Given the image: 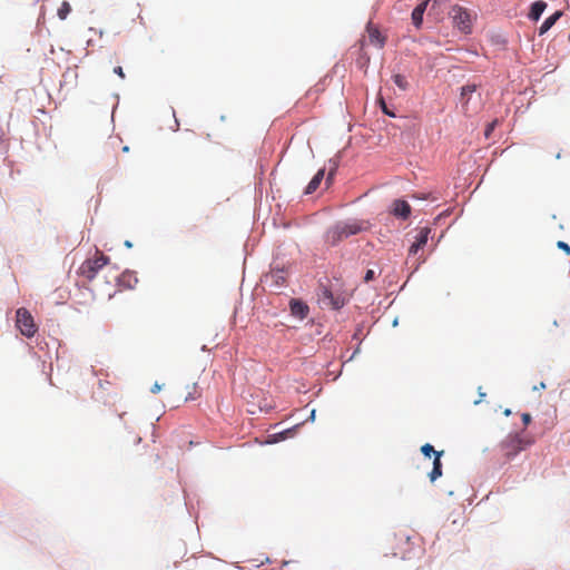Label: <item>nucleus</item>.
Returning <instances> with one entry per match:
<instances>
[{"mask_svg": "<svg viewBox=\"0 0 570 570\" xmlns=\"http://www.w3.org/2000/svg\"><path fill=\"white\" fill-rule=\"evenodd\" d=\"M108 263L109 257L97 250L95 257L86 259L80 265L78 273L89 283H94Z\"/></svg>", "mask_w": 570, "mask_h": 570, "instance_id": "obj_1", "label": "nucleus"}, {"mask_svg": "<svg viewBox=\"0 0 570 570\" xmlns=\"http://www.w3.org/2000/svg\"><path fill=\"white\" fill-rule=\"evenodd\" d=\"M450 17L454 26L464 33H470L473 26L474 14L468 9L455 4L451 8Z\"/></svg>", "mask_w": 570, "mask_h": 570, "instance_id": "obj_2", "label": "nucleus"}, {"mask_svg": "<svg viewBox=\"0 0 570 570\" xmlns=\"http://www.w3.org/2000/svg\"><path fill=\"white\" fill-rule=\"evenodd\" d=\"M16 317L17 327L20 330L21 334L27 337H32L37 332L32 315L26 308L21 307L18 308Z\"/></svg>", "mask_w": 570, "mask_h": 570, "instance_id": "obj_3", "label": "nucleus"}, {"mask_svg": "<svg viewBox=\"0 0 570 570\" xmlns=\"http://www.w3.org/2000/svg\"><path fill=\"white\" fill-rule=\"evenodd\" d=\"M500 446L504 456L511 459L522 451L525 444L518 434H510L502 441Z\"/></svg>", "mask_w": 570, "mask_h": 570, "instance_id": "obj_4", "label": "nucleus"}, {"mask_svg": "<svg viewBox=\"0 0 570 570\" xmlns=\"http://www.w3.org/2000/svg\"><path fill=\"white\" fill-rule=\"evenodd\" d=\"M317 295L320 303L325 307L338 309L344 305V299L341 296H335L326 286H321Z\"/></svg>", "mask_w": 570, "mask_h": 570, "instance_id": "obj_5", "label": "nucleus"}, {"mask_svg": "<svg viewBox=\"0 0 570 570\" xmlns=\"http://www.w3.org/2000/svg\"><path fill=\"white\" fill-rule=\"evenodd\" d=\"M476 91L475 85H465L461 89L460 101L466 114L476 112V106H471L472 95Z\"/></svg>", "mask_w": 570, "mask_h": 570, "instance_id": "obj_6", "label": "nucleus"}, {"mask_svg": "<svg viewBox=\"0 0 570 570\" xmlns=\"http://www.w3.org/2000/svg\"><path fill=\"white\" fill-rule=\"evenodd\" d=\"M430 234H431L430 227H426V226L421 227L415 237V242L411 245V247L409 249V253L411 255H415L419 252V249L423 248L429 240Z\"/></svg>", "mask_w": 570, "mask_h": 570, "instance_id": "obj_7", "label": "nucleus"}, {"mask_svg": "<svg viewBox=\"0 0 570 570\" xmlns=\"http://www.w3.org/2000/svg\"><path fill=\"white\" fill-rule=\"evenodd\" d=\"M366 31L371 45L380 49H382L385 46L386 38L381 33L376 26H374L372 22H368Z\"/></svg>", "mask_w": 570, "mask_h": 570, "instance_id": "obj_8", "label": "nucleus"}, {"mask_svg": "<svg viewBox=\"0 0 570 570\" xmlns=\"http://www.w3.org/2000/svg\"><path fill=\"white\" fill-rule=\"evenodd\" d=\"M392 214L402 219H407L411 215V206L403 199H395L392 206Z\"/></svg>", "mask_w": 570, "mask_h": 570, "instance_id": "obj_9", "label": "nucleus"}, {"mask_svg": "<svg viewBox=\"0 0 570 570\" xmlns=\"http://www.w3.org/2000/svg\"><path fill=\"white\" fill-rule=\"evenodd\" d=\"M347 238L346 234H344L343 229H340V227L335 224L333 227L328 228L325 234L326 243L335 246L341 240Z\"/></svg>", "mask_w": 570, "mask_h": 570, "instance_id": "obj_10", "label": "nucleus"}, {"mask_svg": "<svg viewBox=\"0 0 570 570\" xmlns=\"http://www.w3.org/2000/svg\"><path fill=\"white\" fill-rule=\"evenodd\" d=\"M292 315L298 317L299 320H304L308 315V306L298 299H292L289 303Z\"/></svg>", "mask_w": 570, "mask_h": 570, "instance_id": "obj_11", "label": "nucleus"}, {"mask_svg": "<svg viewBox=\"0 0 570 570\" xmlns=\"http://www.w3.org/2000/svg\"><path fill=\"white\" fill-rule=\"evenodd\" d=\"M430 0H424L420 4H417L412 11V22L416 28H421L423 22V14L426 10Z\"/></svg>", "mask_w": 570, "mask_h": 570, "instance_id": "obj_12", "label": "nucleus"}, {"mask_svg": "<svg viewBox=\"0 0 570 570\" xmlns=\"http://www.w3.org/2000/svg\"><path fill=\"white\" fill-rule=\"evenodd\" d=\"M324 175H325V169L322 168L320 169L315 176L312 178V180L308 183L306 189H305V194L306 195H311L313 194L321 185L323 178H324Z\"/></svg>", "mask_w": 570, "mask_h": 570, "instance_id": "obj_13", "label": "nucleus"}, {"mask_svg": "<svg viewBox=\"0 0 570 570\" xmlns=\"http://www.w3.org/2000/svg\"><path fill=\"white\" fill-rule=\"evenodd\" d=\"M547 8V3L542 0L535 1L531 4L529 18L533 21H538Z\"/></svg>", "mask_w": 570, "mask_h": 570, "instance_id": "obj_14", "label": "nucleus"}, {"mask_svg": "<svg viewBox=\"0 0 570 570\" xmlns=\"http://www.w3.org/2000/svg\"><path fill=\"white\" fill-rule=\"evenodd\" d=\"M336 225L340 227V229H343L344 234H346V237L356 235L357 233H360L362 230V227L357 222H352V223L340 222Z\"/></svg>", "mask_w": 570, "mask_h": 570, "instance_id": "obj_15", "label": "nucleus"}, {"mask_svg": "<svg viewBox=\"0 0 570 570\" xmlns=\"http://www.w3.org/2000/svg\"><path fill=\"white\" fill-rule=\"evenodd\" d=\"M442 454H443V451L438 452L436 456L433 460V469L429 474L431 482H434L438 478H440L442 475V463H441Z\"/></svg>", "mask_w": 570, "mask_h": 570, "instance_id": "obj_16", "label": "nucleus"}, {"mask_svg": "<svg viewBox=\"0 0 570 570\" xmlns=\"http://www.w3.org/2000/svg\"><path fill=\"white\" fill-rule=\"evenodd\" d=\"M561 16H562L561 11H556L553 14L548 17L541 24V27L539 29V35L540 36L544 35L550 28H552V26L560 19Z\"/></svg>", "mask_w": 570, "mask_h": 570, "instance_id": "obj_17", "label": "nucleus"}, {"mask_svg": "<svg viewBox=\"0 0 570 570\" xmlns=\"http://www.w3.org/2000/svg\"><path fill=\"white\" fill-rule=\"evenodd\" d=\"M393 81L401 90H406L409 88V82L403 75H400V73L394 75Z\"/></svg>", "mask_w": 570, "mask_h": 570, "instance_id": "obj_18", "label": "nucleus"}, {"mask_svg": "<svg viewBox=\"0 0 570 570\" xmlns=\"http://www.w3.org/2000/svg\"><path fill=\"white\" fill-rule=\"evenodd\" d=\"M71 11V7L69 4V2L67 1H63L60 6V8L58 9V17L61 19V20H65L68 14L70 13Z\"/></svg>", "mask_w": 570, "mask_h": 570, "instance_id": "obj_19", "label": "nucleus"}, {"mask_svg": "<svg viewBox=\"0 0 570 570\" xmlns=\"http://www.w3.org/2000/svg\"><path fill=\"white\" fill-rule=\"evenodd\" d=\"M421 452L424 454V456L426 458H431V455L433 454L434 458L436 456V453L439 451H435L434 448L430 444V443H425L424 445H422L421 448Z\"/></svg>", "mask_w": 570, "mask_h": 570, "instance_id": "obj_20", "label": "nucleus"}, {"mask_svg": "<svg viewBox=\"0 0 570 570\" xmlns=\"http://www.w3.org/2000/svg\"><path fill=\"white\" fill-rule=\"evenodd\" d=\"M557 246L558 248L562 249L563 252H566L567 255L570 254V246L566 243V242H562V240H559L557 243Z\"/></svg>", "mask_w": 570, "mask_h": 570, "instance_id": "obj_21", "label": "nucleus"}, {"mask_svg": "<svg viewBox=\"0 0 570 570\" xmlns=\"http://www.w3.org/2000/svg\"><path fill=\"white\" fill-rule=\"evenodd\" d=\"M381 106H382V110L385 115L391 116V117L395 116L392 111L389 110V108L386 107L383 99H381Z\"/></svg>", "mask_w": 570, "mask_h": 570, "instance_id": "obj_22", "label": "nucleus"}, {"mask_svg": "<svg viewBox=\"0 0 570 570\" xmlns=\"http://www.w3.org/2000/svg\"><path fill=\"white\" fill-rule=\"evenodd\" d=\"M373 278H374V271L368 269L365 273L364 281L367 283V282L372 281Z\"/></svg>", "mask_w": 570, "mask_h": 570, "instance_id": "obj_23", "label": "nucleus"}, {"mask_svg": "<svg viewBox=\"0 0 570 570\" xmlns=\"http://www.w3.org/2000/svg\"><path fill=\"white\" fill-rule=\"evenodd\" d=\"M522 422L524 425H528L531 422V415L529 413L522 414Z\"/></svg>", "mask_w": 570, "mask_h": 570, "instance_id": "obj_24", "label": "nucleus"}, {"mask_svg": "<svg viewBox=\"0 0 570 570\" xmlns=\"http://www.w3.org/2000/svg\"><path fill=\"white\" fill-rule=\"evenodd\" d=\"M114 72L117 73L121 79H125V72L121 67H116Z\"/></svg>", "mask_w": 570, "mask_h": 570, "instance_id": "obj_25", "label": "nucleus"}, {"mask_svg": "<svg viewBox=\"0 0 570 570\" xmlns=\"http://www.w3.org/2000/svg\"><path fill=\"white\" fill-rule=\"evenodd\" d=\"M160 390H161V385L158 384L157 382L150 389L151 393H154V394L158 393Z\"/></svg>", "mask_w": 570, "mask_h": 570, "instance_id": "obj_26", "label": "nucleus"}, {"mask_svg": "<svg viewBox=\"0 0 570 570\" xmlns=\"http://www.w3.org/2000/svg\"><path fill=\"white\" fill-rule=\"evenodd\" d=\"M199 395H195L194 393H188L185 397V401L196 400Z\"/></svg>", "mask_w": 570, "mask_h": 570, "instance_id": "obj_27", "label": "nucleus"}, {"mask_svg": "<svg viewBox=\"0 0 570 570\" xmlns=\"http://www.w3.org/2000/svg\"><path fill=\"white\" fill-rule=\"evenodd\" d=\"M494 124H495V122H492V124H490V125L488 126V129L485 130V135H487V136H489V135H490V132L493 130Z\"/></svg>", "mask_w": 570, "mask_h": 570, "instance_id": "obj_28", "label": "nucleus"}, {"mask_svg": "<svg viewBox=\"0 0 570 570\" xmlns=\"http://www.w3.org/2000/svg\"><path fill=\"white\" fill-rule=\"evenodd\" d=\"M289 432H291V430H287V431H285V432H282V433L279 434V439H281V440H284V439L286 438V434H288Z\"/></svg>", "mask_w": 570, "mask_h": 570, "instance_id": "obj_29", "label": "nucleus"}, {"mask_svg": "<svg viewBox=\"0 0 570 570\" xmlns=\"http://www.w3.org/2000/svg\"><path fill=\"white\" fill-rule=\"evenodd\" d=\"M117 278H118V276L115 274V275L112 276V281L108 282V284L111 286V285H112V283L117 281Z\"/></svg>", "mask_w": 570, "mask_h": 570, "instance_id": "obj_30", "label": "nucleus"}, {"mask_svg": "<svg viewBox=\"0 0 570 570\" xmlns=\"http://www.w3.org/2000/svg\"><path fill=\"white\" fill-rule=\"evenodd\" d=\"M125 245H126L127 247H129V248L132 246V244H131L129 240H126V242H125Z\"/></svg>", "mask_w": 570, "mask_h": 570, "instance_id": "obj_31", "label": "nucleus"}, {"mask_svg": "<svg viewBox=\"0 0 570 570\" xmlns=\"http://www.w3.org/2000/svg\"><path fill=\"white\" fill-rule=\"evenodd\" d=\"M510 414H511V411H510L509 409H507V410L504 411V415L509 416Z\"/></svg>", "mask_w": 570, "mask_h": 570, "instance_id": "obj_32", "label": "nucleus"}, {"mask_svg": "<svg viewBox=\"0 0 570 570\" xmlns=\"http://www.w3.org/2000/svg\"><path fill=\"white\" fill-rule=\"evenodd\" d=\"M314 416H315V411L313 410L311 413V417L314 419Z\"/></svg>", "mask_w": 570, "mask_h": 570, "instance_id": "obj_33", "label": "nucleus"}]
</instances>
